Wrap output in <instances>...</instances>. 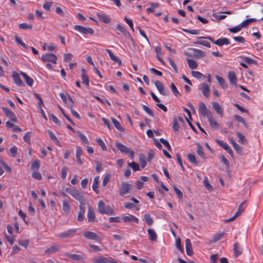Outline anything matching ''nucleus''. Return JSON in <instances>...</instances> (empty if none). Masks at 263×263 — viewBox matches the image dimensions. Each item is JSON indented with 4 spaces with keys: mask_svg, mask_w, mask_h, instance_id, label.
I'll return each mask as SVG.
<instances>
[{
    "mask_svg": "<svg viewBox=\"0 0 263 263\" xmlns=\"http://www.w3.org/2000/svg\"><path fill=\"white\" fill-rule=\"evenodd\" d=\"M40 166V162L38 160H34L31 164V169L34 171H38Z\"/></svg>",
    "mask_w": 263,
    "mask_h": 263,
    "instance_id": "obj_41",
    "label": "nucleus"
},
{
    "mask_svg": "<svg viewBox=\"0 0 263 263\" xmlns=\"http://www.w3.org/2000/svg\"><path fill=\"white\" fill-rule=\"evenodd\" d=\"M215 141L217 144H218L221 147H222L226 151H227L230 147L226 142L222 140L216 139Z\"/></svg>",
    "mask_w": 263,
    "mask_h": 263,
    "instance_id": "obj_39",
    "label": "nucleus"
},
{
    "mask_svg": "<svg viewBox=\"0 0 263 263\" xmlns=\"http://www.w3.org/2000/svg\"><path fill=\"white\" fill-rule=\"evenodd\" d=\"M12 77L13 81L16 85L18 86H23L24 85V84L17 73L13 72L12 73Z\"/></svg>",
    "mask_w": 263,
    "mask_h": 263,
    "instance_id": "obj_21",
    "label": "nucleus"
},
{
    "mask_svg": "<svg viewBox=\"0 0 263 263\" xmlns=\"http://www.w3.org/2000/svg\"><path fill=\"white\" fill-rule=\"evenodd\" d=\"M58 58L53 53H45L42 55L41 60L43 62H49L54 64L57 63Z\"/></svg>",
    "mask_w": 263,
    "mask_h": 263,
    "instance_id": "obj_9",
    "label": "nucleus"
},
{
    "mask_svg": "<svg viewBox=\"0 0 263 263\" xmlns=\"http://www.w3.org/2000/svg\"><path fill=\"white\" fill-rule=\"evenodd\" d=\"M147 232L151 241H156L157 239V235L154 230L152 229H148Z\"/></svg>",
    "mask_w": 263,
    "mask_h": 263,
    "instance_id": "obj_30",
    "label": "nucleus"
},
{
    "mask_svg": "<svg viewBox=\"0 0 263 263\" xmlns=\"http://www.w3.org/2000/svg\"><path fill=\"white\" fill-rule=\"evenodd\" d=\"M82 154L83 150L82 148L79 146H77L76 157L77 160V162L80 165H82L83 164V161L81 159V156L82 155Z\"/></svg>",
    "mask_w": 263,
    "mask_h": 263,
    "instance_id": "obj_24",
    "label": "nucleus"
},
{
    "mask_svg": "<svg viewBox=\"0 0 263 263\" xmlns=\"http://www.w3.org/2000/svg\"><path fill=\"white\" fill-rule=\"evenodd\" d=\"M62 209L64 212L69 213L70 210V206L67 201L64 200L63 201Z\"/></svg>",
    "mask_w": 263,
    "mask_h": 263,
    "instance_id": "obj_40",
    "label": "nucleus"
},
{
    "mask_svg": "<svg viewBox=\"0 0 263 263\" xmlns=\"http://www.w3.org/2000/svg\"><path fill=\"white\" fill-rule=\"evenodd\" d=\"M171 88L174 95L176 97H179L181 96L180 93L178 91L177 87H176V86L175 85V84L173 83H172L171 84Z\"/></svg>",
    "mask_w": 263,
    "mask_h": 263,
    "instance_id": "obj_50",
    "label": "nucleus"
},
{
    "mask_svg": "<svg viewBox=\"0 0 263 263\" xmlns=\"http://www.w3.org/2000/svg\"><path fill=\"white\" fill-rule=\"evenodd\" d=\"M99 183V176H96L93 179L92 188L96 194H99L98 184Z\"/></svg>",
    "mask_w": 263,
    "mask_h": 263,
    "instance_id": "obj_33",
    "label": "nucleus"
},
{
    "mask_svg": "<svg viewBox=\"0 0 263 263\" xmlns=\"http://www.w3.org/2000/svg\"><path fill=\"white\" fill-rule=\"evenodd\" d=\"M92 261L94 263H118L111 257H104L103 256L95 257Z\"/></svg>",
    "mask_w": 263,
    "mask_h": 263,
    "instance_id": "obj_10",
    "label": "nucleus"
},
{
    "mask_svg": "<svg viewBox=\"0 0 263 263\" xmlns=\"http://www.w3.org/2000/svg\"><path fill=\"white\" fill-rule=\"evenodd\" d=\"M122 220L125 222H133L136 223L139 222V219L135 216L132 215H129L128 216H124L122 217Z\"/></svg>",
    "mask_w": 263,
    "mask_h": 263,
    "instance_id": "obj_20",
    "label": "nucleus"
},
{
    "mask_svg": "<svg viewBox=\"0 0 263 263\" xmlns=\"http://www.w3.org/2000/svg\"><path fill=\"white\" fill-rule=\"evenodd\" d=\"M143 109L150 116L153 117V111L147 106L142 105Z\"/></svg>",
    "mask_w": 263,
    "mask_h": 263,
    "instance_id": "obj_59",
    "label": "nucleus"
},
{
    "mask_svg": "<svg viewBox=\"0 0 263 263\" xmlns=\"http://www.w3.org/2000/svg\"><path fill=\"white\" fill-rule=\"evenodd\" d=\"M198 112L202 116L206 117L207 118L213 114L212 112L207 108L206 105L203 102H201L199 104Z\"/></svg>",
    "mask_w": 263,
    "mask_h": 263,
    "instance_id": "obj_8",
    "label": "nucleus"
},
{
    "mask_svg": "<svg viewBox=\"0 0 263 263\" xmlns=\"http://www.w3.org/2000/svg\"><path fill=\"white\" fill-rule=\"evenodd\" d=\"M98 210L102 214L108 215H114L115 214L114 210L110 206H106L105 203L102 200H100L98 202Z\"/></svg>",
    "mask_w": 263,
    "mask_h": 263,
    "instance_id": "obj_2",
    "label": "nucleus"
},
{
    "mask_svg": "<svg viewBox=\"0 0 263 263\" xmlns=\"http://www.w3.org/2000/svg\"><path fill=\"white\" fill-rule=\"evenodd\" d=\"M208 119L211 127L217 128H219L220 125L216 122L213 114L208 117Z\"/></svg>",
    "mask_w": 263,
    "mask_h": 263,
    "instance_id": "obj_27",
    "label": "nucleus"
},
{
    "mask_svg": "<svg viewBox=\"0 0 263 263\" xmlns=\"http://www.w3.org/2000/svg\"><path fill=\"white\" fill-rule=\"evenodd\" d=\"M133 189V185L127 182H123L121 184L120 195L124 196L129 192Z\"/></svg>",
    "mask_w": 263,
    "mask_h": 263,
    "instance_id": "obj_13",
    "label": "nucleus"
},
{
    "mask_svg": "<svg viewBox=\"0 0 263 263\" xmlns=\"http://www.w3.org/2000/svg\"><path fill=\"white\" fill-rule=\"evenodd\" d=\"M228 79L229 80L230 82L232 84H234L236 85L237 82V78L236 76V74L234 71H229L228 74Z\"/></svg>",
    "mask_w": 263,
    "mask_h": 263,
    "instance_id": "obj_28",
    "label": "nucleus"
},
{
    "mask_svg": "<svg viewBox=\"0 0 263 263\" xmlns=\"http://www.w3.org/2000/svg\"><path fill=\"white\" fill-rule=\"evenodd\" d=\"M87 218L88 222H93L95 220L96 216L93 208L90 206H88Z\"/></svg>",
    "mask_w": 263,
    "mask_h": 263,
    "instance_id": "obj_19",
    "label": "nucleus"
},
{
    "mask_svg": "<svg viewBox=\"0 0 263 263\" xmlns=\"http://www.w3.org/2000/svg\"><path fill=\"white\" fill-rule=\"evenodd\" d=\"M236 135L239 139L238 141L243 144H246L247 143V140L245 137L240 133H236Z\"/></svg>",
    "mask_w": 263,
    "mask_h": 263,
    "instance_id": "obj_42",
    "label": "nucleus"
},
{
    "mask_svg": "<svg viewBox=\"0 0 263 263\" xmlns=\"http://www.w3.org/2000/svg\"><path fill=\"white\" fill-rule=\"evenodd\" d=\"M192 74L194 78L199 80L201 79L202 78H205V76L202 73L197 71H192Z\"/></svg>",
    "mask_w": 263,
    "mask_h": 263,
    "instance_id": "obj_47",
    "label": "nucleus"
},
{
    "mask_svg": "<svg viewBox=\"0 0 263 263\" xmlns=\"http://www.w3.org/2000/svg\"><path fill=\"white\" fill-rule=\"evenodd\" d=\"M78 136L81 139V141L85 144H89V141L87 139V137L80 132H78Z\"/></svg>",
    "mask_w": 263,
    "mask_h": 263,
    "instance_id": "obj_51",
    "label": "nucleus"
},
{
    "mask_svg": "<svg viewBox=\"0 0 263 263\" xmlns=\"http://www.w3.org/2000/svg\"><path fill=\"white\" fill-rule=\"evenodd\" d=\"M168 61H169V63H170V65H171V66L173 68L174 71L176 73H178V70L177 67L175 62L174 61V60L172 58H169L168 59Z\"/></svg>",
    "mask_w": 263,
    "mask_h": 263,
    "instance_id": "obj_62",
    "label": "nucleus"
},
{
    "mask_svg": "<svg viewBox=\"0 0 263 263\" xmlns=\"http://www.w3.org/2000/svg\"><path fill=\"white\" fill-rule=\"evenodd\" d=\"M2 109L5 115L12 121L15 122L17 121L15 115L11 110L6 107H3Z\"/></svg>",
    "mask_w": 263,
    "mask_h": 263,
    "instance_id": "obj_15",
    "label": "nucleus"
},
{
    "mask_svg": "<svg viewBox=\"0 0 263 263\" xmlns=\"http://www.w3.org/2000/svg\"><path fill=\"white\" fill-rule=\"evenodd\" d=\"M215 77L216 80H217V81L219 82V84L221 86L222 88H226V87H227V84L223 78L218 75H216Z\"/></svg>",
    "mask_w": 263,
    "mask_h": 263,
    "instance_id": "obj_35",
    "label": "nucleus"
},
{
    "mask_svg": "<svg viewBox=\"0 0 263 263\" xmlns=\"http://www.w3.org/2000/svg\"><path fill=\"white\" fill-rule=\"evenodd\" d=\"M234 251L236 257L238 256L242 253V251L239 247V245L237 243H235L234 246Z\"/></svg>",
    "mask_w": 263,
    "mask_h": 263,
    "instance_id": "obj_43",
    "label": "nucleus"
},
{
    "mask_svg": "<svg viewBox=\"0 0 263 263\" xmlns=\"http://www.w3.org/2000/svg\"><path fill=\"white\" fill-rule=\"evenodd\" d=\"M155 85L160 94L163 96H167L168 94V90L166 89L163 83L160 81H156Z\"/></svg>",
    "mask_w": 263,
    "mask_h": 263,
    "instance_id": "obj_14",
    "label": "nucleus"
},
{
    "mask_svg": "<svg viewBox=\"0 0 263 263\" xmlns=\"http://www.w3.org/2000/svg\"><path fill=\"white\" fill-rule=\"evenodd\" d=\"M139 161L140 163L141 166L142 168H144L146 165V161L145 160V156L144 154H140L139 156Z\"/></svg>",
    "mask_w": 263,
    "mask_h": 263,
    "instance_id": "obj_37",
    "label": "nucleus"
},
{
    "mask_svg": "<svg viewBox=\"0 0 263 263\" xmlns=\"http://www.w3.org/2000/svg\"><path fill=\"white\" fill-rule=\"evenodd\" d=\"M31 132H27V133H26L23 137L24 141L25 142H26L28 144H30V139L31 137Z\"/></svg>",
    "mask_w": 263,
    "mask_h": 263,
    "instance_id": "obj_61",
    "label": "nucleus"
},
{
    "mask_svg": "<svg viewBox=\"0 0 263 263\" xmlns=\"http://www.w3.org/2000/svg\"><path fill=\"white\" fill-rule=\"evenodd\" d=\"M207 39L209 40L212 43L218 45V46H222L223 45H227L230 44V41L226 37L220 38L216 41H215L212 37L210 36L208 37H203L200 36L199 37L198 39Z\"/></svg>",
    "mask_w": 263,
    "mask_h": 263,
    "instance_id": "obj_5",
    "label": "nucleus"
},
{
    "mask_svg": "<svg viewBox=\"0 0 263 263\" xmlns=\"http://www.w3.org/2000/svg\"><path fill=\"white\" fill-rule=\"evenodd\" d=\"M83 235L86 239L94 240L96 242H100L103 239L102 237L91 231H85Z\"/></svg>",
    "mask_w": 263,
    "mask_h": 263,
    "instance_id": "obj_6",
    "label": "nucleus"
},
{
    "mask_svg": "<svg viewBox=\"0 0 263 263\" xmlns=\"http://www.w3.org/2000/svg\"><path fill=\"white\" fill-rule=\"evenodd\" d=\"M173 129L175 132H178L179 129V125L176 117L173 119Z\"/></svg>",
    "mask_w": 263,
    "mask_h": 263,
    "instance_id": "obj_52",
    "label": "nucleus"
},
{
    "mask_svg": "<svg viewBox=\"0 0 263 263\" xmlns=\"http://www.w3.org/2000/svg\"><path fill=\"white\" fill-rule=\"evenodd\" d=\"M20 73L25 79L26 84L28 86L31 87L33 83V80L29 76H28L27 74H26L25 73L22 71H21Z\"/></svg>",
    "mask_w": 263,
    "mask_h": 263,
    "instance_id": "obj_31",
    "label": "nucleus"
},
{
    "mask_svg": "<svg viewBox=\"0 0 263 263\" xmlns=\"http://www.w3.org/2000/svg\"><path fill=\"white\" fill-rule=\"evenodd\" d=\"M110 179V175L109 174H105V176L104 177L103 182H102V185L103 186H106L108 182H109V180Z\"/></svg>",
    "mask_w": 263,
    "mask_h": 263,
    "instance_id": "obj_56",
    "label": "nucleus"
},
{
    "mask_svg": "<svg viewBox=\"0 0 263 263\" xmlns=\"http://www.w3.org/2000/svg\"><path fill=\"white\" fill-rule=\"evenodd\" d=\"M74 29L84 35L87 34L92 35L94 33V30L92 28L90 27H85L81 25L74 26Z\"/></svg>",
    "mask_w": 263,
    "mask_h": 263,
    "instance_id": "obj_7",
    "label": "nucleus"
},
{
    "mask_svg": "<svg viewBox=\"0 0 263 263\" xmlns=\"http://www.w3.org/2000/svg\"><path fill=\"white\" fill-rule=\"evenodd\" d=\"M106 51L108 53L109 56L111 60L118 63L119 66H121L122 64L121 60L117 57L115 56L110 49H106Z\"/></svg>",
    "mask_w": 263,
    "mask_h": 263,
    "instance_id": "obj_22",
    "label": "nucleus"
},
{
    "mask_svg": "<svg viewBox=\"0 0 263 263\" xmlns=\"http://www.w3.org/2000/svg\"><path fill=\"white\" fill-rule=\"evenodd\" d=\"M246 201H244L239 205L238 209L235 213V214L238 216H240L245 210V208L243 207V205L246 203Z\"/></svg>",
    "mask_w": 263,
    "mask_h": 263,
    "instance_id": "obj_48",
    "label": "nucleus"
},
{
    "mask_svg": "<svg viewBox=\"0 0 263 263\" xmlns=\"http://www.w3.org/2000/svg\"><path fill=\"white\" fill-rule=\"evenodd\" d=\"M96 142L98 143V144L100 146L101 149L103 151H106L107 148L105 144L103 142V141L101 138H97L96 139Z\"/></svg>",
    "mask_w": 263,
    "mask_h": 263,
    "instance_id": "obj_44",
    "label": "nucleus"
},
{
    "mask_svg": "<svg viewBox=\"0 0 263 263\" xmlns=\"http://www.w3.org/2000/svg\"><path fill=\"white\" fill-rule=\"evenodd\" d=\"M144 218V220H145V222H146V223L148 225L151 226L152 224V223H153V219L151 217L149 214H145Z\"/></svg>",
    "mask_w": 263,
    "mask_h": 263,
    "instance_id": "obj_53",
    "label": "nucleus"
},
{
    "mask_svg": "<svg viewBox=\"0 0 263 263\" xmlns=\"http://www.w3.org/2000/svg\"><path fill=\"white\" fill-rule=\"evenodd\" d=\"M117 29L122 34L125 36L126 37L129 38L133 42H134V39L132 38V35L126 29L122 26L120 24H117Z\"/></svg>",
    "mask_w": 263,
    "mask_h": 263,
    "instance_id": "obj_17",
    "label": "nucleus"
},
{
    "mask_svg": "<svg viewBox=\"0 0 263 263\" xmlns=\"http://www.w3.org/2000/svg\"><path fill=\"white\" fill-rule=\"evenodd\" d=\"M242 28L240 24L235 27L229 28V31L232 33H237L241 30Z\"/></svg>",
    "mask_w": 263,
    "mask_h": 263,
    "instance_id": "obj_63",
    "label": "nucleus"
},
{
    "mask_svg": "<svg viewBox=\"0 0 263 263\" xmlns=\"http://www.w3.org/2000/svg\"><path fill=\"white\" fill-rule=\"evenodd\" d=\"M97 16H98L99 21H102L104 23L108 24L110 22V18L106 14L102 12H98L97 13Z\"/></svg>",
    "mask_w": 263,
    "mask_h": 263,
    "instance_id": "obj_18",
    "label": "nucleus"
},
{
    "mask_svg": "<svg viewBox=\"0 0 263 263\" xmlns=\"http://www.w3.org/2000/svg\"><path fill=\"white\" fill-rule=\"evenodd\" d=\"M213 108L215 110L216 113L220 116L223 115V110L220 105L216 102L212 103Z\"/></svg>",
    "mask_w": 263,
    "mask_h": 263,
    "instance_id": "obj_25",
    "label": "nucleus"
},
{
    "mask_svg": "<svg viewBox=\"0 0 263 263\" xmlns=\"http://www.w3.org/2000/svg\"><path fill=\"white\" fill-rule=\"evenodd\" d=\"M199 89L201 90L202 95L206 98H208L210 96V90L209 85L203 83L200 84Z\"/></svg>",
    "mask_w": 263,
    "mask_h": 263,
    "instance_id": "obj_16",
    "label": "nucleus"
},
{
    "mask_svg": "<svg viewBox=\"0 0 263 263\" xmlns=\"http://www.w3.org/2000/svg\"><path fill=\"white\" fill-rule=\"evenodd\" d=\"M84 204H80L79 205V212L78 215V220L80 222L84 220V214L85 213V208L84 206Z\"/></svg>",
    "mask_w": 263,
    "mask_h": 263,
    "instance_id": "obj_23",
    "label": "nucleus"
},
{
    "mask_svg": "<svg viewBox=\"0 0 263 263\" xmlns=\"http://www.w3.org/2000/svg\"><path fill=\"white\" fill-rule=\"evenodd\" d=\"M224 234V233L223 232L215 234L213 237V241L214 242L218 241L223 237Z\"/></svg>",
    "mask_w": 263,
    "mask_h": 263,
    "instance_id": "obj_57",
    "label": "nucleus"
},
{
    "mask_svg": "<svg viewBox=\"0 0 263 263\" xmlns=\"http://www.w3.org/2000/svg\"><path fill=\"white\" fill-rule=\"evenodd\" d=\"M77 229H68L63 232L59 233L58 236L63 239L72 237L77 232Z\"/></svg>",
    "mask_w": 263,
    "mask_h": 263,
    "instance_id": "obj_11",
    "label": "nucleus"
},
{
    "mask_svg": "<svg viewBox=\"0 0 263 263\" xmlns=\"http://www.w3.org/2000/svg\"><path fill=\"white\" fill-rule=\"evenodd\" d=\"M117 148L122 153L128 155L130 159H133L135 157L134 151L130 148L127 147L123 144L119 142H116Z\"/></svg>",
    "mask_w": 263,
    "mask_h": 263,
    "instance_id": "obj_3",
    "label": "nucleus"
},
{
    "mask_svg": "<svg viewBox=\"0 0 263 263\" xmlns=\"http://www.w3.org/2000/svg\"><path fill=\"white\" fill-rule=\"evenodd\" d=\"M185 248L186 254L188 255L191 256L193 254L192 243L191 240L189 239H186L185 240Z\"/></svg>",
    "mask_w": 263,
    "mask_h": 263,
    "instance_id": "obj_26",
    "label": "nucleus"
},
{
    "mask_svg": "<svg viewBox=\"0 0 263 263\" xmlns=\"http://www.w3.org/2000/svg\"><path fill=\"white\" fill-rule=\"evenodd\" d=\"M60 246L59 245H54L48 248L45 252L46 254H52L59 251Z\"/></svg>",
    "mask_w": 263,
    "mask_h": 263,
    "instance_id": "obj_32",
    "label": "nucleus"
},
{
    "mask_svg": "<svg viewBox=\"0 0 263 263\" xmlns=\"http://www.w3.org/2000/svg\"><path fill=\"white\" fill-rule=\"evenodd\" d=\"M65 255L66 256L73 260L81 261L83 262H85L86 257L85 255L83 253H82V254L79 255L67 253L65 254Z\"/></svg>",
    "mask_w": 263,
    "mask_h": 263,
    "instance_id": "obj_12",
    "label": "nucleus"
},
{
    "mask_svg": "<svg viewBox=\"0 0 263 263\" xmlns=\"http://www.w3.org/2000/svg\"><path fill=\"white\" fill-rule=\"evenodd\" d=\"M186 61H187V63L188 64L189 67L191 69H195L197 68L198 64L195 61L192 60V59H187Z\"/></svg>",
    "mask_w": 263,
    "mask_h": 263,
    "instance_id": "obj_34",
    "label": "nucleus"
},
{
    "mask_svg": "<svg viewBox=\"0 0 263 263\" xmlns=\"http://www.w3.org/2000/svg\"><path fill=\"white\" fill-rule=\"evenodd\" d=\"M66 192L78 200L80 204H84V199L83 194L74 188L67 187Z\"/></svg>",
    "mask_w": 263,
    "mask_h": 263,
    "instance_id": "obj_1",
    "label": "nucleus"
},
{
    "mask_svg": "<svg viewBox=\"0 0 263 263\" xmlns=\"http://www.w3.org/2000/svg\"><path fill=\"white\" fill-rule=\"evenodd\" d=\"M194 44L201 45L208 48L211 47L210 43L208 41L204 40L197 41L195 42Z\"/></svg>",
    "mask_w": 263,
    "mask_h": 263,
    "instance_id": "obj_54",
    "label": "nucleus"
},
{
    "mask_svg": "<svg viewBox=\"0 0 263 263\" xmlns=\"http://www.w3.org/2000/svg\"><path fill=\"white\" fill-rule=\"evenodd\" d=\"M128 166L132 167L134 172H136L140 170V166L138 163L135 162L132 163H128Z\"/></svg>",
    "mask_w": 263,
    "mask_h": 263,
    "instance_id": "obj_46",
    "label": "nucleus"
},
{
    "mask_svg": "<svg viewBox=\"0 0 263 263\" xmlns=\"http://www.w3.org/2000/svg\"><path fill=\"white\" fill-rule=\"evenodd\" d=\"M32 177L37 180H41L42 178V175L37 171H33L32 174Z\"/></svg>",
    "mask_w": 263,
    "mask_h": 263,
    "instance_id": "obj_60",
    "label": "nucleus"
},
{
    "mask_svg": "<svg viewBox=\"0 0 263 263\" xmlns=\"http://www.w3.org/2000/svg\"><path fill=\"white\" fill-rule=\"evenodd\" d=\"M185 53L186 55L194 58H199L205 55L204 52L202 50L193 48H189L188 51Z\"/></svg>",
    "mask_w": 263,
    "mask_h": 263,
    "instance_id": "obj_4",
    "label": "nucleus"
},
{
    "mask_svg": "<svg viewBox=\"0 0 263 263\" xmlns=\"http://www.w3.org/2000/svg\"><path fill=\"white\" fill-rule=\"evenodd\" d=\"M187 158L191 163L196 165L198 164V162L196 161V159L194 155L192 154H189L187 155Z\"/></svg>",
    "mask_w": 263,
    "mask_h": 263,
    "instance_id": "obj_55",
    "label": "nucleus"
},
{
    "mask_svg": "<svg viewBox=\"0 0 263 263\" xmlns=\"http://www.w3.org/2000/svg\"><path fill=\"white\" fill-rule=\"evenodd\" d=\"M197 154L202 158H205V154L203 152V148L202 146L200 144L197 143Z\"/></svg>",
    "mask_w": 263,
    "mask_h": 263,
    "instance_id": "obj_38",
    "label": "nucleus"
},
{
    "mask_svg": "<svg viewBox=\"0 0 263 263\" xmlns=\"http://www.w3.org/2000/svg\"><path fill=\"white\" fill-rule=\"evenodd\" d=\"M82 83L86 86L89 85V79L88 76L86 74V70L84 68L82 69Z\"/></svg>",
    "mask_w": 263,
    "mask_h": 263,
    "instance_id": "obj_29",
    "label": "nucleus"
},
{
    "mask_svg": "<svg viewBox=\"0 0 263 263\" xmlns=\"http://www.w3.org/2000/svg\"><path fill=\"white\" fill-rule=\"evenodd\" d=\"M112 122L115 126V127L120 131L123 130V128L121 126L120 123L115 118H112L111 119Z\"/></svg>",
    "mask_w": 263,
    "mask_h": 263,
    "instance_id": "obj_49",
    "label": "nucleus"
},
{
    "mask_svg": "<svg viewBox=\"0 0 263 263\" xmlns=\"http://www.w3.org/2000/svg\"><path fill=\"white\" fill-rule=\"evenodd\" d=\"M17 148L16 146L11 147L10 149V155L12 157L15 158L17 155Z\"/></svg>",
    "mask_w": 263,
    "mask_h": 263,
    "instance_id": "obj_58",
    "label": "nucleus"
},
{
    "mask_svg": "<svg viewBox=\"0 0 263 263\" xmlns=\"http://www.w3.org/2000/svg\"><path fill=\"white\" fill-rule=\"evenodd\" d=\"M48 133L50 139L54 141L57 145H59L60 144V141L54 133L50 130L48 131Z\"/></svg>",
    "mask_w": 263,
    "mask_h": 263,
    "instance_id": "obj_36",
    "label": "nucleus"
},
{
    "mask_svg": "<svg viewBox=\"0 0 263 263\" xmlns=\"http://www.w3.org/2000/svg\"><path fill=\"white\" fill-rule=\"evenodd\" d=\"M176 247L181 252H183V249L181 246V239L180 238L176 239Z\"/></svg>",
    "mask_w": 263,
    "mask_h": 263,
    "instance_id": "obj_64",
    "label": "nucleus"
},
{
    "mask_svg": "<svg viewBox=\"0 0 263 263\" xmlns=\"http://www.w3.org/2000/svg\"><path fill=\"white\" fill-rule=\"evenodd\" d=\"M18 27L20 29L27 30L31 29L32 25L31 24H28L26 23H21L18 25Z\"/></svg>",
    "mask_w": 263,
    "mask_h": 263,
    "instance_id": "obj_45",
    "label": "nucleus"
}]
</instances>
